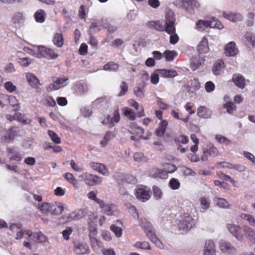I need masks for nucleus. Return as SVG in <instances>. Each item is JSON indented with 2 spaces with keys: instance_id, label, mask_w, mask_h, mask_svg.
Returning a JSON list of instances; mask_svg holds the SVG:
<instances>
[{
  "instance_id": "obj_1",
  "label": "nucleus",
  "mask_w": 255,
  "mask_h": 255,
  "mask_svg": "<svg viewBox=\"0 0 255 255\" xmlns=\"http://www.w3.org/2000/svg\"><path fill=\"white\" fill-rule=\"evenodd\" d=\"M228 228L233 235L242 242L245 241L246 238L250 240L253 239L255 234L253 229L246 226L244 228H241L234 224H229Z\"/></svg>"
},
{
  "instance_id": "obj_2",
  "label": "nucleus",
  "mask_w": 255,
  "mask_h": 255,
  "mask_svg": "<svg viewBox=\"0 0 255 255\" xmlns=\"http://www.w3.org/2000/svg\"><path fill=\"white\" fill-rule=\"evenodd\" d=\"M175 19L172 12L170 11L165 15V24L163 25L162 23L160 21L151 22V26L159 31H166L168 34H172L175 32L174 23Z\"/></svg>"
},
{
  "instance_id": "obj_3",
  "label": "nucleus",
  "mask_w": 255,
  "mask_h": 255,
  "mask_svg": "<svg viewBox=\"0 0 255 255\" xmlns=\"http://www.w3.org/2000/svg\"><path fill=\"white\" fill-rule=\"evenodd\" d=\"M28 241H24L23 246L29 249H32V245L36 243H43L48 242L47 237L41 232L33 233L30 230L25 232Z\"/></svg>"
},
{
  "instance_id": "obj_4",
  "label": "nucleus",
  "mask_w": 255,
  "mask_h": 255,
  "mask_svg": "<svg viewBox=\"0 0 255 255\" xmlns=\"http://www.w3.org/2000/svg\"><path fill=\"white\" fill-rule=\"evenodd\" d=\"M97 203L103 209L104 213L108 216H116L119 213L117 206L114 204H106L100 199H97Z\"/></svg>"
},
{
  "instance_id": "obj_5",
  "label": "nucleus",
  "mask_w": 255,
  "mask_h": 255,
  "mask_svg": "<svg viewBox=\"0 0 255 255\" xmlns=\"http://www.w3.org/2000/svg\"><path fill=\"white\" fill-rule=\"evenodd\" d=\"M80 177L88 186H95L100 184L102 182V179L101 177L89 173H84L80 175Z\"/></svg>"
},
{
  "instance_id": "obj_6",
  "label": "nucleus",
  "mask_w": 255,
  "mask_h": 255,
  "mask_svg": "<svg viewBox=\"0 0 255 255\" xmlns=\"http://www.w3.org/2000/svg\"><path fill=\"white\" fill-rule=\"evenodd\" d=\"M120 120V115L118 109H115L111 115H107L102 120L104 125H108L110 127H113Z\"/></svg>"
},
{
  "instance_id": "obj_7",
  "label": "nucleus",
  "mask_w": 255,
  "mask_h": 255,
  "mask_svg": "<svg viewBox=\"0 0 255 255\" xmlns=\"http://www.w3.org/2000/svg\"><path fill=\"white\" fill-rule=\"evenodd\" d=\"M11 134L3 136L2 133H8V131L4 130H0V142H7L14 139V137L19 135V129L17 127H12L9 128Z\"/></svg>"
},
{
  "instance_id": "obj_8",
  "label": "nucleus",
  "mask_w": 255,
  "mask_h": 255,
  "mask_svg": "<svg viewBox=\"0 0 255 255\" xmlns=\"http://www.w3.org/2000/svg\"><path fill=\"white\" fill-rule=\"evenodd\" d=\"M68 78H58L54 82L49 84L47 90L48 91L57 90L66 86L68 84Z\"/></svg>"
},
{
  "instance_id": "obj_9",
  "label": "nucleus",
  "mask_w": 255,
  "mask_h": 255,
  "mask_svg": "<svg viewBox=\"0 0 255 255\" xmlns=\"http://www.w3.org/2000/svg\"><path fill=\"white\" fill-rule=\"evenodd\" d=\"M130 132L133 134L131 136V139L132 140H137L140 139H147V137L143 136V131L142 129L135 124H132Z\"/></svg>"
},
{
  "instance_id": "obj_10",
  "label": "nucleus",
  "mask_w": 255,
  "mask_h": 255,
  "mask_svg": "<svg viewBox=\"0 0 255 255\" xmlns=\"http://www.w3.org/2000/svg\"><path fill=\"white\" fill-rule=\"evenodd\" d=\"M135 196L137 199L144 202L148 200L150 197V191L146 188H140L136 190Z\"/></svg>"
},
{
  "instance_id": "obj_11",
  "label": "nucleus",
  "mask_w": 255,
  "mask_h": 255,
  "mask_svg": "<svg viewBox=\"0 0 255 255\" xmlns=\"http://www.w3.org/2000/svg\"><path fill=\"white\" fill-rule=\"evenodd\" d=\"M219 248L222 252L226 255H234L236 253V249L229 243L221 242Z\"/></svg>"
},
{
  "instance_id": "obj_12",
  "label": "nucleus",
  "mask_w": 255,
  "mask_h": 255,
  "mask_svg": "<svg viewBox=\"0 0 255 255\" xmlns=\"http://www.w3.org/2000/svg\"><path fill=\"white\" fill-rule=\"evenodd\" d=\"M223 15L225 18L233 22L242 21L244 18L241 13L236 12H224Z\"/></svg>"
},
{
  "instance_id": "obj_13",
  "label": "nucleus",
  "mask_w": 255,
  "mask_h": 255,
  "mask_svg": "<svg viewBox=\"0 0 255 255\" xmlns=\"http://www.w3.org/2000/svg\"><path fill=\"white\" fill-rule=\"evenodd\" d=\"M217 250L214 242L212 240L207 241L204 248V255H216Z\"/></svg>"
},
{
  "instance_id": "obj_14",
  "label": "nucleus",
  "mask_w": 255,
  "mask_h": 255,
  "mask_svg": "<svg viewBox=\"0 0 255 255\" xmlns=\"http://www.w3.org/2000/svg\"><path fill=\"white\" fill-rule=\"evenodd\" d=\"M238 50L234 42L228 43L224 48V53L227 56H235L238 53Z\"/></svg>"
},
{
  "instance_id": "obj_15",
  "label": "nucleus",
  "mask_w": 255,
  "mask_h": 255,
  "mask_svg": "<svg viewBox=\"0 0 255 255\" xmlns=\"http://www.w3.org/2000/svg\"><path fill=\"white\" fill-rule=\"evenodd\" d=\"M25 76L30 87L36 88L41 85L39 80L34 74L27 72L25 74Z\"/></svg>"
},
{
  "instance_id": "obj_16",
  "label": "nucleus",
  "mask_w": 255,
  "mask_h": 255,
  "mask_svg": "<svg viewBox=\"0 0 255 255\" xmlns=\"http://www.w3.org/2000/svg\"><path fill=\"white\" fill-rule=\"evenodd\" d=\"M232 81L235 85L240 89H244L246 86V79L240 74L236 73L233 75Z\"/></svg>"
},
{
  "instance_id": "obj_17",
  "label": "nucleus",
  "mask_w": 255,
  "mask_h": 255,
  "mask_svg": "<svg viewBox=\"0 0 255 255\" xmlns=\"http://www.w3.org/2000/svg\"><path fill=\"white\" fill-rule=\"evenodd\" d=\"M197 50L199 54L207 53L209 50L208 40L206 37L202 38L197 47Z\"/></svg>"
},
{
  "instance_id": "obj_18",
  "label": "nucleus",
  "mask_w": 255,
  "mask_h": 255,
  "mask_svg": "<svg viewBox=\"0 0 255 255\" xmlns=\"http://www.w3.org/2000/svg\"><path fill=\"white\" fill-rule=\"evenodd\" d=\"M90 165L93 169L102 175L105 176L108 175V170L104 164L100 163L93 162L90 163Z\"/></svg>"
},
{
  "instance_id": "obj_19",
  "label": "nucleus",
  "mask_w": 255,
  "mask_h": 255,
  "mask_svg": "<svg viewBox=\"0 0 255 255\" xmlns=\"http://www.w3.org/2000/svg\"><path fill=\"white\" fill-rule=\"evenodd\" d=\"M225 68L224 62L222 60H218L214 64L212 71L215 75L221 74Z\"/></svg>"
},
{
  "instance_id": "obj_20",
  "label": "nucleus",
  "mask_w": 255,
  "mask_h": 255,
  "mask_svg": "<svg viewBox=\"0 0 255 255\" xmlns=\"http://www.w3.org/2000/svg\"><path fill=\"white\" fill-rule=\"evenodd\" d=\"M147 231L145 232L146 235L150 238L151 241L158 248L162 247V245L159 240L154 235L152 227L148 226Z\"/></svg>"
},
{
  "instance_id": "obj_21",
  "label": "nucleus",
  "mask_w": 255,
  "mask_h": 255,
  "mask_svg": "<svg viewBox=\"0 0 255 255\" xmlns=\"http://www.w3.org/2000/svg\"><path fill=\"white\" fill-rule=\"evenodd\" d=\"M10 229L13 232L16 233V236L15 237L16 240H19L23 238L24 235H26L25 232L27 230L23 231L20 225L12 224L10 227Z\"/></svg>"
},
{
  "instance_id": "obj_22",
  "label": "nucleus",
  "mask_w": 255,
  "mask_h": 255,
  "mask_svg": "<svg viewBox=\"0 0 255 255\" xmlns=\"http://www.w3.org/2000/svg\"><path fill=\"white\" fill-rule=\"evenodd\" d=\"M197 116L201 118L208 119L211 118L212 112L210 109L205 106H200L197 109Z\"/></svg>"
},
{
  "instance_id": "obj_23",
  "label": "nucleus",
  "mask_w": 255,
  "mask_h": 255,
  "mask_svg": "<svg viewBox=\"0 0 255 255\" xmlns=\"http://www.w3.org/2000/svg\"><path fill=\"white\" fill-rule=\"evenodd\" d=\"M51 214L52 215H60L63 210V206L62 204L58 202L51 203Z\"/></svg>"
},
{
  "instance_id": "obj_24",
  "label": "nucleus",
  "mask_w": 255,
  "mask_h": 255,
  "mask_svg": "<svg viewBox=\"0 0 255 255\" xmlns=\"http://www.w3.org/2000/svg\"><path fill=\"white\" fill-rule=\"evenodd\" d=\"M157 72L160 76L165 78H173L177 75L176 71L173 70L157 69Z\"/></svg>"
},
{
  "instance_id": "obj_25",
  "label": "nucleus",
  "mask_w": 255,
  "mask_h": 255,
  "mask_svg": "<svg viewBox=\"0 0 255 255\" xmlns=\"http://www.w3.org/2000/svg\"><path fill=\"white\" fill-rule=\"evenodd\" d=\"M47 49L48 48L39 45L37 46V49L39 51V53H34L32 51H31L30 53H31V55L36 58H42L46 56V52L47 51Z\"/></svg>"
},
{
  "instance_id": "obj_26",
  "label": "nucleus",
  "mask_w": 255,
  "mask_h": 255,
  "mask_svg": "<svg viewBox=\"0 0 255 255\" xmlns=\"http://www.w3.org/2000/svg\"><path fill=\"white\" fill-rule=\"evenodd\" d=\"M53 42L57 47H62L64 45V38L62 34L55 33L53 38Z\"/></svg>"
},
{
  "instance_id": "obj_27",
  "label": "nucleus",
  "mask_w": 255,
  "mask_h": 255,
  "mask_svg": "<svg viewBox=\"0 0 255 255\" xmlns=\"http://www.w3.org/2000/svg\"><path fill=\"white\" fill-rule=\"evenodd\" d=\"M193 227L192 220L190 218H187L186 219L183 220L180 225V230L183 231H187Z\"/></svg>"
},
{
  "instance_id": "obj_28",
  "label": "nucleus",
  "mask_w": 255,
  "mask_h": 255,
  "mask_svg": "<svg viewBox=\"0 0 255 255\" xmlns=\"http://www.w3.org/2000/svg\"><path fill=\"white\" fill-rule=\"evenodd\" d=\"M168 126V123L165 120L162 121L159 125V127L156 130V133L158 136H162L163 135L166 128Z\"/></svg>"
},
{
  "instance_id": "obj_29",
  "label": "nucleus",
  "mask_w": 255,
  "mask_h": 255,
  "mask_svg": "<svg viewBox=\"0 0 255 255\" xmlns=\"http://www.w3.org/2000/svg\"><path fill=\"white\" fill-rule=\"evenodd\" d=\"M34 17L36 22L43 23L45 20V12L42 9L38 10L34 14Z\"/></svg>"
},
{
  "instance_id": "obj_30",
  "label": "nucleus",
  "mask_w": 255,
  "mask_h": 255,
  "mask_svg": "<svg viewBox=\"0 0 255 255\" xmlns=\"http://www.w3.org/2000/svg\"><path fill=\"white\" fill-rule=\"evenodd\" d=\"M74 251L77 254H85L88 252L87 247L86 245L77 244L75 245Z\"/></svg>"
},
{
  "instance_id": "obj_31",
  "label": "nucleus",
  "mask_w": 255,
  "mask_h": 255,
  "mask_svg": "<svg viewBox=\"0 0 255 255\" xmlns=\"http://www.w3.org/2000/svg\"><path fill=\"white\" fill-rule=\"evenodd\" d=\"M85 216L84 212L81 209H78L75 211L74 212L72 213L70 215L69 220H78L82 218L83 217Z\"/></svg>"
},
{
  "instance_id": "obj_32",
  "label": "nucleus",
  "mask_w": 255,
  "mask_h": 255,
  "mask_svg": "<svg viewBox=\"0 0 255 255\" xmlns=\"http://www.w3.org/2000/svg\"><path fill=\"white\" fill-rule=\"evenodd\" d=\"M214 202L217 206L223 208H227L230 207V204L225 199L216 198L214 200Z\"/></svg>"
},
{
  "instance_id": "obj_33",
  "label": "nucleus",
  "mask_w": 255,
  "mask_h": 255,
  "mask_svg": "<svg viewBox=\"0 0 255 255\" xmlns=\"http://www.w3.org/2000/svg\"><path fill=\"white\" fill-rule=\"evenodd\" d=\"M39 208L42 214L45 215L51 214V203H42Z\"/></svg>"
},
{
  "instance_id": "obj_34",
  "label": "nucleus",
  "mask_w": 255,
  "mask_h": 255,
  "mask_svg": "<svg viewBox=\"0 0 255 255\" xmlns=\"http://www.w3.org/2000/svg\"><path fill=\"white\" fill-rule=\"evenodd\" d=\"M208 20H199L196 23V29L200 31H203L209 27Z\"/></svg>"
},
{
  "instance_id": "obj_35",
  "label": "nucleus",
  "mask_w": 255,
  "mask_h": 255,
  "mask_svg": "<svg viewBox=\"0 0 255 255\" xmlns=\"http://www.w3.org/2000/svg\"><path fill=\"white\" fill-rule=\"evenodd\" d=\"M208 24H209V27L211 28H217L219 29H222L223 28V26L221 22L215 17H213L209 20Z\"/></svg>"
},
{
  "instance_id": "obj_36",
  "label": "nucleus",
  "mask_w": 255,
  "mask_h": 255,
  "mask_svg": "<svg viewBox=\"0 0 255 255\" xmlns=\"http://www.w3.org/2000/svg\"><path fill=\"white\" fill-rule=\"evenodd\" d=\"M123 114L131 121L135 119V114L132 109L128 107H125L122 110Z\"/></svg>"
},
{
  "instance_id": "obj_37",
  "label": "nucleus",
  "mask_w": 255,
  "mask_h": 255,
  "mask_svg": "<svg viewBox=\"0 0 255 255\" xmlns=\"http://www.w3.org/2000/svg\"><path fill=\"white\" fill-rule=\"evenodd\" d=\"M8 100L10 105L15 110H18L20 109L19 103L15 97L10 96L8 97Z\"/></svg>"
},
{
  "instance_id": "obj_38",
  "label": "nucleus",
  "mask_w": 255,
  "mask_h": 255,
  "mask_svg": "<svg viewBox=\"0 0 255 255\" xmlns=\"http://www.w3.org/2000/svg\"><path fill=\"white\" fill-rule=\"evenodd\" d=\"M114 134L112 132H107L105 135L103 139L101 141V144L102 146L105 147L107 145L109 141L113 138Z\"/></svg>"
},
{
  "instance_id": "obj_39",
  "label": "nucleus",
  "mask_w": 255,
  "mask_h": 255,
  "mask_svg": "<svg viewBox=\"0 0 255 255\" xmlns=\"http://www.w3.org/2000/svg\"><path fill=\"white\" fill-rule=\"evenodd\" d=\"M97 229L94 227H91L90 230L89 237L90 238L91 242L92 243H97L98 239L97 238Z\"/></svg>"
},
{
  "instance_id": "obj_40",
  "label": "nucleus",
  "mask_w": 255,
  "mask_h": 255,
  "mask_svg": "<svg viewBox=\"0 0 255 255\" xmlns=\"http://www.w3.org/2000/svg\"><path fill=\"white\" fill-rule=\"evenodd\" d=\"M186 5L188 7V9L186 10L189 12H192L194 8H198L200 4L198 1L195 0H187Z\"/></svg>"
},
{
  "instance_id": "obj_41",
  "label": "nucleus",
  "mask_w": 255,
  "mask_h": 255,
  "mask_svg": "<svg viewBox=\"0 0 255 255\" xmlns=\"http://www.w3.org/2000/svg\"><path fill=\"white\" fill-rule=\"evenodd\" d=\"M64 177L75 187L78 188V182L73 175L70 173H66Z\"/></svg>"
},
{
  "instance_id": "obj_42",
  "label": "nucleus",
  "mask_w": 255,
  "mask_h": 255,
  "mask_svg": "<svg viewBox=\"0 0 255 255\" xmlns=\"http://www.w3.org/2000/svg\"><path fill=\"white\" fill-rule=\"evenodd\" d=\"M203 154L206 156L208 155L211 156H216L218 154V150L217 148L212 146L209 148V149H205L203 150Z\"/></svg>"
},
{
  "instance_id": "obj_43",
  "label": "nucleus",
  "mask_w": 255,
  "mask_h": 255,
  "mask_svg": "<svg viewBox=\"0 0 255 255\" xmlns=\"http://www.w3.org/2000/svg\"><path fill=\"white\" fill-rule=\"evenodd\" d=\"M24 16L20 12L15 13L12 18V20L14 23H22L24 21Z\"/></svg>"
},
{
  "instance_id": "obj_44",
  "label": "nucleus",
  "mask_w": 255,
  "mask_h": 255,
  "mask_svg": "<svg viewBox=\"0 0 255 255\" xmlns=\"http://www.w3.org/2000/svg\"><path fill=\"white\" fill-rule=\"evenodd\" d=\"M166 60L167 61H171L177 55V53L174 51L166 50L164 52Z\"/></svg>"
},
{
  "instance_id": "obj_45",
  "label": "nucleus",
  "mask_w": 255,
  "mask_h": 255,
  "mask_svg": "<svg viewBox=\"0 0 255 255\" xmlns=\"http://www.w3.org/2000/svg\"><path fill=\"white\" fill-rule=\"evenodd\" d=\"M163 167L168 174L174 173L177 169L175 165L170 163H166L163 165Z\"/></svg>"
},
{
  "instance_id": "obj_46",
  "label": "nucleus",
  "mask_w": 255,
  "mask_h": 255,
  "mask_svg": "<svg viewBox=\"0 0 255 255\" xmlns=\"http://www.w3.org/2000/svg\"><path fill=\"white\" fill-rule=\"evenodd\" d=\"M3 87L9 93H12L17 89L16 86L11 81L5 82L3 85Z\"/></svg>"
},
{
  "instance_id": "obj_47",
  "label": "nucleus",
  "mask_w": 255,
  "mask_h": 255,
  "mask_svg": "<svg viewBox=\"0 0 255 255\" xmlns=\"http://www.w3.org/2000/svg\"><path fill=\"white\" fill-rule=\"evenodd\" d=\"M210 203L206 198L204 197L200 199V206L203 211L208 210L210 207Z\"/></svg>"
},
{
  "instance_id": "obj_48",
  "label": "nucleus",
  "mask_w": 255,
  "mask_h": 255,
  "mask_svg": "<svg viewBox=\"0 0 255 255\" xmlns=\"http://www.w3.org/2000/svg\"><path fill=\"white\" fill-rule=\"evenodd\" d=\"M241 217L244 220L248 221L251 225L255 226V219L252 215L242 214Z\"/></svg>"
},
{
  "instance_id": "obj_49",
  "label": "nucleus",
  "mask_w": 255,
  "mask_h": 255,
  "mask_svg": "<svg viewBox=\"0 0 255 255\" xmlns=\"http://www.w3.org/2000/svg\"><path fill=\"white\" fill-rule=\"evenodd\" d=\"M215 138L216 140L221 144L228 145L231 143V141L229 139L221 135H216Z\"/></svg>"
},
{
  "instance_id": "obj_50",
  "label": "nucleus",
  "mask_w": 255,
  "mask_h": 255,
  "mask_svg": "<svg viewBox=\"0 0 255 255\" xmlns=\"http://www.w3.org/2000/svg\"><path fill=\"white\" fill-rule=\"evenodd\" d=\"M32 62V60L28 57L20 58L18 60V63L22 67H27Z\"/></svg>"
},
{
  "instance_id": "obj_51",
  "label": "nucleus",
  "mask_w": 255,
  "mask_h": 255,
  "mask_svg": "<svg viewBox=\"0 0 255 255\" xmlns=\"http://www.w3.org/2000/svg\"><path fill=\"white\" fill-rule=\"evenodd\" d=\"M138 219L140 226L144 229L145 232L147 231L148 226L152 227L150 223L145 218H139Z\"/></svg>"
},
{
  "instance_id": "obj_52",
  "label": "nucleus",
  "mask_w": 255,
  "mask_h": 255,
  "mask_svg": "<svg viewBox=\"0 0 255 255\" xmlns=\"http://www.w3.org/2000/svg\"><path fill=\"white\" fill-rule=\"evenodd\" d=\"M227 112L230 114H233L236 110V106L232 102H228L224 105Z\"/></svg>"
},
{
  "instance_id": "obj_53",
  "label": "nucleus",
  "mask_w": 255,
  "mask_h": 255,
  "mask_svg": "<svg viewBox=\"0 0 255 255\" xmlns=\"http://www.w3.org/2000/svg\"><path fill=\"white\" fill-rule=\"evenodd\" d=\"M196 59H193L191 65V68L193 70H196L205 61L204 59L202 58L199 59V61H196Z\"/></svg>"
},
{
  "instance_id": "obj_54",
  "label": "nucleus",
  "mask_w": 255,
  "mask_h": 255,
  "mask_svg": "<svg viewBox=\"0 0 255 255\" xmlns=\"http://www.w3.org/2000/svg\"><path fill=\"white\" fill-rule=\"evenodd\" d=\"M134 159L136 162H146L147 158L143 155L142 153H135L133 156Z\"/></svg>"
},
{
  "instance_id": "obj_55",
  "label": "nucleus",
  "mask_w": 255,
  "mask_h": 255,
  "mask_svg": "<svg viewBox=\"0 0 255 255\" xmlns=\"http://www.w3.org/2000/svg\"><path fill=\"white\" fill-rule=\"evenodd\" d=\"M111 230L117 237L120 238L122 236V229L121 227L116 226L115 225H112L111 226Z\"/></svg>"
},
{
  "instance_id": "obj_56",
  "label": "nucleus",
  "mask_w": 255,
  "mask_h": 255,
  "mask_svg": "<svg viewBox=\"0 0 255 255\" xmlns=\"http://www.w3.org/2000/svg\"><path fill=\"white\" fill-rule=\"evenodd\" d=\"M119 69V66L116 63H109L104 66V70L106 71H116Z\"/></svg>"
},
{
  "instance_id": "obj_57",
  "label": "nucleus",
  "mask_w": 255,
  "mask_h": 255,
  "mask_svg": "<svg viewBox=\"0 0 255 255\" xmlns=\"http://www.w3.org/2000/svg\"><path fill=\"white\" fill-rule=\"evenodd\" d=\"M48 134L51 139L55 143L59 144L61 142L60 137L54 131L52 130H48Z\"/></svg>"
},
{
  "instance_id": "obj_58",
  "label": "nucleus",
  "mask_w": 255,
  "mask_h": 255,
  "mask_svg": "<svg viewBox=\"0 0 255 255\" xmlns=\"http://www.w3.org/2000/svg\"><path fill=\"white\" fill-rule=\"evenodd\" d=\"M160 75L157 72V70H155L151 75V82L154 85L157 84L159 81V77Z\"/></svg>"
},
{
  "instance_id": "obj_59",
  "label": "nucleus",
  "mask_w": 255,
  "mask_h": 255,
  "mask_svg": "<svg viewBox=\"0 0 255 255\" xmlns=\"http://www.w3.org/2000/svg\"><path fill=\"white\" fill-rule=\"evenodd\" d=\"M187 0H175L173 2V4L178 7H183L186 10L188 9V6L186 5Z\"/></svg>"
},
{
  "instance_id": "obj_60",
  "label": "nucleus",
  "mask_w": 255,
  "mask_h": 255,
  "mask_svg": "<svg viewBox=\"0 0 255 255\" xmlns=\"http://www.w3.org/2000/svg\"><path fill=\"white\" fill-rule=\"evenodd\" d=\"M168 173L164 169V168L161 169H159L157 170L156 172V176L159 177L161 179H166L168 177Z\"/></svg>"
},
{
  "instance_id": "obj_61",
  "label": "nucleus",
  "mask_w": 255,
  "mask_h": 255,
  "mask_svg": "<svg viewBox=\"0 0 255 255\" xmlns=\"http://www.w3.org/2000/svg\"><path fill=\"white\" fill-rule=\"evenodd\" d=\"M58 56L59 55L58 53H56L52 49L48 48L47 51L46 52V56L45 57L46 58L51 59H55L57 58Z\"/></svg>"
},
{
  "instance_id": "obj_62",
  "label": "nucleus",
  "mask_w": 255,
  "mask_h": 255,
  "mask_svg": "<svg viewBox=\"0 0 255 255\" xmlns=\"http://www.w3.org/2000/svg\"><path fill=\"white\" fill-rule=\"evenodd\" d=\"M169 185L172 189L176 190L180 187V182L177 179L172 178L169 182Z\"/></svg>"
},
{
  "instance_id": "obj_63",
  "label": "nucleus",
  "mask_w": 255,
  "mask_h": 255,
  "mask_svg": "<svg viewBox=\"0 0 255 255\" xmlns=\"http://www.w3.org/2000/svg\"><path fill=\"white\" fill-rule=\"evenodd\" d=\"M181 171L185 176H194L195 175V173L193 171L185 166L181 167Z\"/></svg>"
},
{
  "instance_id": "obj_64",
  "label": "nucleus",
  "mask_w": 255,
  "mask_h": 255,
  "mask_svg": "<svg viewBox=\"0 0 255 255\" xmlns=\"http://www.w3.org/2000/svg\"><path fill=\"white\" fill-rule=\"evenodd\" d=\"M120 88L121 91L119 93L118 96H122L124 95L128 90V86L127 84L125 82H122L120 85Z\"/></svg>"
}]
</instances>
